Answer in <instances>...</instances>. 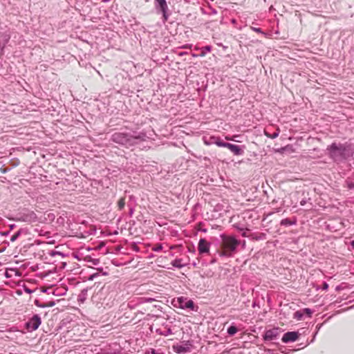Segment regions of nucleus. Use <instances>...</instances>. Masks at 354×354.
I'll list each match as a JSON object with an SVG mask.
<instances>
[{
  "label": "nucleus",
  "instance_id": "nucleus-29",
  "mask_svg": "<svg viewBox=\"0 0 354 354\" xmlns=\"http://www.w3.org/2000/svg\"><path fill=\"white\" fill-rule=\"evenodd\" d=\"M162 243H157L155 245H153L151 248V250L153 252H160L162 250Z\"/></svg>",
  "mask_w": 354,
  "mask_h": 354
},
{
  "label": "nucleus",
  "instance_id": "nucleus-31",
  "mask_svg": "<svg viewBox=\"0 0 354 354\" xmlns=\"http://www.w3.org/2000/svg\"><path fill=\"white\" fill-rule=\"evenodd\" d=\"M95 269L102 276H107L109 274V272L107 271H104L102 267L96 268Z\"/></svg>",
  "mask_w": 354,
  "mask_h": 354
},
{
  "label": "nucleus",
  "instance_id": "nucleus-21",
  "mask_svg": "<svg viewBox=\"0 0 354 354\" xmlns=\"http://www.w3.org/2000/svg\"><path fill=\"white\" fill-rule=\"evenodd\" d=\"M85 261L91 263L93 266H97L100 263V259L92 258L90 256H87L85 257Z\"/></svg>",
  "mask_w": 354,
  "mask_h": 354
},
{
  "label": "nucleus",
  "instance_id": "nucleus-32",
  "mask_svg": "<svg viewBox=\"0 0 354 354\" xmlns=\"http://www.w3.org/2000/svg\"><path fill=\"white\" fill-rule=\"evenodd\" d=\"M146 354H165L163 352L161 351L160 349H154L151 348L150 351H149Z\"/></svg>",
  "mask_w": 354,
  "mask_h": 354
},
{
  "label": "nucleus",
  "instance_id": "nucleus-8",
  "mask_svg": "<svg viewBox=\"0 0 354 354\" xmlns=\"http://www.w3.org/2000/svg\"><path fill=\"white\" fill-rule=\"evenodd\" d=\"M222 147L227 148L234 156H242L245 149V145H237L223 141Z\"/></svg>",
  "mask_w": 354,
  "mask_h": 354
},
{
  "label": "nucleus",
  "instance_id": "nucleus-60",
  "mask_svg": "<svg viewBox=\"0 0 354 354\" xmlns=\"http://www.w3.org/2000/svg\"><path fill=\"white\" fill-rule=\"evenodd\" d=\"M197 205H198V204L195 205L194 207L196 208Z\"/></svg>",
  "mask_w": 354,
  "mask_h": 354
},
{
  "label": "nucleus",
  "instance_id": "nucleus-45",
  "mask_svg": "<svg viewBox=\"0 0 354 354\" xmlns=\"http://www.w3.org/2000/svg\"><path fill=\"white\" fill-rule=\"evenodd\" d=\"M129 202L128 203H131L132 201H135V196L133 195H130L129 196Z\"/></svg>",
  "mask_w": 354,
  "mask_h": 354
},
{
  "label": "nucleus",
  "instance_id": "nucleus-38",
  "mask_svg": "<svg viewBox=\"0 0 354 354\" xmlns=\"http://www.w3.org/2000/svg\"><path fill=\"white\" fill-rule=\"evenodd\" d=\"M45 305H46V308L53 307L55 305V302L53 301H50L47 303H45Z\"/></svg>",
  "mask_w": 354,
  "mask_h": 354
},
{
  "label": "nucleus",
  "instance_id": "nucleus-25",
  "mask_svg": "<svg viewBox=\"0 0 354 354\" xmlns=\"http://www.w3.org/2000/svg\"><path fill=\"white\" fill-rule=\"evenodd\" d=\"M304 315H303V310L302 309L301 310H297L296 311L295 313H294V315H293V317L295 319H296L297 320H301L303 319L304 318Z\"/></svg>",
  "mask_w": 354,
  "mask_h": 354
},
{
  "label": "nucleus",
  "instance_id": "nucleus-50",
  "mask_svg": "<svg viewBox=\"0 0 354 354\" xmlns=\"http://www.w3.org/2000/svg\"><path fill=\"white\" fill-rule=\"evenodd\" d=\"M145 301H147V302H150V301H153L154 299L151 298V297H148V298H144Z\"/></svg>",
  "mask_w": 354,
  "mask_h": 354
},
{
  "label": "nucleus",
  "instance_id": "nucleus-40",
  "mask_svg": "<svg viewBox=\"0 0 354 354\" xmlns=\"http://www.w3.org/2000/svg\"><path fill=\"white\" fill-rule=\"evenodd\" d=\"M328 284L324 281L323 283H322V290H327L328 289Z\"/></svg>",
  "mask_w": 354,
  "mask_h": 354
},
{
  "label": "nucleus",
  "instance_id": "nucleus-16",
  "mask_svg": "<svg viewBox=\"0 0 354 354\" xmlns=\"http://www.w3.org/2000/svg\"><path fill=\"white\" fill-rule=\"evenodd\" d=\"M297 224V218L294 217L292 219L286 218L280 221V225L284 227H288L290 225H295Z\"/></svg>",
  "mask_w": 354,
  "mask_h": 354
},
{
  "label": "nucleus",
  "instance_id": "nucleus-52",
  "mask_svg": "<svg viewBox=\"0 0 354 354\" xmlns=\"http://www.w3.org/2000/svg\"><path fill=\"white\" fill-rule=\"evenodd\" d=\"M24 290H25L26 292H28V293H32V290H31L30 289H29L28 288H26Z\"/></svg>",
  "mask_w": 354,
  "mask_h": 354
},
{
  "label": "nucleus",
  "instance_id": "nucleus-53",
  "mask_svg": "<svg viewBox=\"0 0 354 354\" xmlns=\"http://www.w3.org/2000/svg\"><path fill=\"white\" fill-rule=\"evenodd\" d=\"M187 54V52H180L178 53L179 56H184Z\"/></svg>",
  "mask_w": 354,
  "mask_h": 354
},
{
  "label": "nucleus",
  "instance_id": "nucleus-6",
  "mask_svg": "<svg viewBox=\"0 0 354 354\" xmlns=\"http://www.w3.org/2000/svg\"><path fill=\"white\" fill-rule=\"evenodd\" d=\"M17 220L22 222L31 223L37 221V214L34 211L24 209L17 214Z\"/></svg>",
  "mask_w": 354,
  "mask_h": 354
},
{
  "label": "nucleus",
  "instance_id": "nucleus-18",
  "mask_svg": "<svg viewBox=\"0 0 354 354\" xmlns=\"http://www.w3.org/2000/svg\"><path fill=\"white\" fill-rule=\"evenodd\" d=\"M280 129L279 127H277L275 132L270 133L267 130L264 131V134L266 137L271 138V139H275L277 138L280 133Z\"/></svg>",
  "mask_w": 354,
  "mask_h": 354
},
{
  "label": "nucleus",
  "instance_id": "nucleus-48",
  "mask_svg": "<svg viewBox=\"0 0 354 354\" xmlns=\"http://www.w3.org/2000/svg\"><path fill=\"white\" fill-rule=\"evenodd\" d=\"M87 279L88 281H93L95 279V275H93V274H91L89 276H88Z\"/></svg>",
  "mask_w": 354,
  "mask_h": 354
},
{
  "label": "nucleus",
  "instance_id": "nucleus-24",
  "mask_svg": "<svg viewBox=\"0 0 354 354\" xmlns=\"http://www.w3.org/2000/svg\"><path fill=\"white\" fill-rule=\"evenodd\" d=\"M126 204L125 197H122L118 201V207L119 210H122Z\"/></svg>",
  "mask_w": 354,
  "mask_h": 354
},
{
  "label": "nucleus",
  "instance_id": "nucleus-12",
  "mask_svg": "<svg viewBox=\"0 0 354 354\" xmlns=\"http://www.w3.org/2000/svg\"><path fill=\"white\" fill-rule=\"evenodd\" d=\"M210 243L205 239H200L198 243V251L200 254L209 253Z\"/></svg>",
  "mask_w": 354,
  "mask_h": 354
},
{
  "label": "nucleus",
  "instance_id": "nucleus-54",
  "mask_svg": "<svg viewBox=\"0 0 354 354\" xmlns=\"http://www.w3.org/2000/svg\"><path fill=\"white\" fill-rule=\"evenodd\" d=\"M241 245H242V248H245V241H241Z\"/></svg>",
  "mask_w": 354,
  "mask_h": 354
},
{
  "label": "nucleus",
  "instance_id": "nucleus-17",
  "mask_svg": "<svg viewBox=\"0 0 354 354\" xmlns=\"http://www.w3.org/2000/svg\"><path fill=\"white\" fill-rule=\"evenodd\" d=\"M67 289L64 287H59L53 289L50 293L55 296H62L66 294Z\"/></svg>",
  "mask_w": 354,
  "mask_h": 354
},
{
  "label": "nucleus",
  "instance_id": "nucleus-10",
  "mask_svg": "<svg viewBox=\"0 0 354 354\" xmlns=\"http://www.w3.org/2000/svg\"><path fill=\"white\" fill-rule=\"evenodd\" d=\"M280 333L281 329L279 327H274L271 329L266 330L263 335V339L264 342L277 339Z\"/></svg>",
  "mask_w": 354,
  "mask_h": 354
},
{
  "label": "nucleus",
  "instance_id": "nucleus-44",
  "mask_svg": "<svg viewBox=\"0 0 354 354\" xmlns=\"http://www.w3.org/2000/svg\"><path fill=\"white\" fill-rule=\"evenodd\" d=\"M9 234H10V231L1 232H0V236L1 237H5V236H8Z\"/></svg>",
  "mask_w": 354,
  "mask_h": 354
},
{
  "label": "nucleus",
  "instance_id": "nucleus-49",
  "mask_svg": "<svg viewBox=\"0 0 354 354\" xmlns=\"http://www.w3.org/2000/svg\"><path fill=\"white\" fill-rule=\"evenodd\" d=\"M342 289H343V288H342V286L341 285L337 286L335 287V290H336V291H339V290H342Z\"/></svg>",
  "mask_w": 354,
  "mask_h": 354
},
{
  "label": "nucleus",
  "instance_id": "nucleus-56",
  "mask_svg": "<svg viewBox=\"0 0 354 354\" xmlns=\"http://www.w3.org/2000/svg\"><path fill=\"white\" fill-rule=\"evenodd\" d=\"M192 56L194 57H199L198 54L197 55V54H194V53H192Z\"/></svg>",
  "mask_w": 354,
  "mask_h": 354
},
{
  "label": "nucleus",
  "instance_id": "nucleus-57",
  "mask_svg": "<svg viewBox=\"0 0 354 354\" xmlns=\"http://www.w3.org/2000/svg\"><path fill=\"white\" fill-rule=\"evenodd\" d=\"M174 248H175V246H174V245H171V246H170V249H171V250L174 249Z\"/></svg>",
  "mask_w": 354,
  "mask_h": 354
},
{
  "label": "nucleus",
  "instance_id": "nucleus-58",
  "mask_svg": "<svg viewBox=\"0 0 354 354\" xmlns=\"http://www.w3.org/2000/svg\"><path fill=\"white\" fill-rule=\"evenodd\" d=\"M109 1L110 0H102V1L104 2V3H106V2Z\"/></svg>",
  "mask_w": 354,
  "mask_h": 354
},
{
  "label": "nucleus",
  "instance_id": "nucleus-36",
  "mask_svg": "<svg viewBox=\"0 0 354 354\" xmlns=\"http://www.w3.org/2000/svg\"><path fill=\"white\" fill-rule=\"evenodd\" d=\"M266 234L261 233L259 236L252 237V239H255V240H263V239H266Z\"/></svg>",
  "mask_w": 354,
  "mask_h": 354
},
{
  "label": "nucleus",
  "instance_id": "nucleus-37",
  "mask_svg": "<svg viewBox=\"0 0 354 354\" xmlns=\"http://www.w3.org/2000/svg\"><path fill=\"white\" fill-rule=\"evenodd\" d=\"M346 184H347V187L349 189H354V183L353 182L347 181Z\"/></svg>",
  "mask_w": 354,
  "mask_h": 354
},
{
  "label": "nucleus",
  "instance_id": "nucleus-47",
  "mask_svg": "<svg viewBox=\"0 0 354 354\" xmlns=\"http://www.w3.org/2000/svg\"><path fill=\"white\" fill-rule=\"evenodd\" d=\"M216 262H217V259H216V257H214L212 258L209 263L210 264H214V263H215Z\"/></svg>",
  "mask_w": 354,
  "mask_h": 354
},
{
  "label": "nucleus",
  "instance_id": "nucleus-3",
  "mask_svg": "<svg viewBox=\"0 0 354 354\" xmlns=\"http://www.w3.org/2000/svg\"><path fill=\"white\" fill-rule=\"evenodd\" d=\"M221 241L219 248L216 252L220 257L230 258L237 252L238 248L241 245V241L236 239L235 236H228L224 234L221 235Z\"/></svg>",
  "mask_w": 354,
  "mask_h": 354
},
{
  "label": "nucleus",
  "instance_id": "nucleus-46",
  "mask_svg": "<svg viewBox=\"0 0 354 354\" xmlns=\"http://www.w3.org/2000/svg\"><path fill=\"white\" fill-rule=\"evenodd\" d=\"M307 203V200L304 198L300 201V205L304 206Z\"/></svg>",
  "mask_w": 354,
  "mask_h": 354
},
{
  "label": "nucleus",
  "instance_id": "nucleus-28",
  "mask_svg": "<svg viewBox=\"0 0 354 354\" xmlns=\"http://www.w3.org/2000/svg\"><path fill=\"white\" fill-rule=\"evenodd\" d=\"M234 227L236 228L239 232H242L245 230V227L243 224L236 223L233 225Z\"/></svg>",
  "mask_w": 354,
  "mask_h": 354
},
{
  "label": "nucleus",
  "instance_id": "nucleus-27",
  "mask_svg": "<svg viewBox=\"0 0 354 354\" xmlns=\"http://www.w3.org/2000/svg\"><path fill=\"white\" fill-rule=\"evenodd\" d=\"M21 234V230H19L18 231H17L14 234H12L11 236L10 241L14 242L16 240H17L18 238L20 236Z\"/></svg>",
  "mask_w": 354,
  "mask_h": 354
},
{
  "label": "nucleus",
  "instance_id": "nucleus-14",
  "mask_svg": "<svg viewBox=\"0 0 354 354\" xmlns=\"http://www.w3.org/2000/svg\"><path fill=\"white\" fill-rule=\"evenodd\" d=\"M162 326H163V328H157L156 330V333L157 334L165 337L173 334L171 326H169L166 322L163 323Z\"/></svg>",
  "mask_w": 354,
  "mask_h": 354
},
{
  "label": "nucleus",
  "instance_id": "nucleus-13",
  "mask_svg": "<svg viewBox=\"0 0 354 354\" xmlns=\"http://www.w3.org/2000/svg\"><path fill=\"white\" fill-rule=\"evenodd\" d=\"M203 139L205 145H211L214 144L218 147H222L223 140H222L219 136H204Z\"/></svg>",
  "mask_w": 354,
  "mask_h": 354
},
{
  "label": "nucleus",
  "instance_id": "nucleus-26",
  "mask_svg": "<svg viewBox=\"0 0 354 354\" xmlns=\"http://www.w3.org/2000/svg\"><path fill=\"white\" fill-rule=\"evenodd\" d=\"M304 316L306 315L307 317H311L313 313V310L308 308H305L302 309Z\"/></svg>",
  "mask_w": 354,
  "mask_h": 354
},
{
  "label": "nucleus",
  "instance_id": "nucleus-59",
  "mask_svg": "<svg viewBox=\"0 0 354 354\" xmlns=\"http://www.w3.org/2000/svg\"><path fill=\"white\" fill-rule=\"evenodd\" d=\"M5 250V249L0 250V252H2Z\"/></svg>",
  "mask_w": 354,
  "mask_h": 354
},
{
  "label": "nucleus",
  "instance_id": "nucleus-22",
  "mask_svg": "<svg viewBox=\"0 0 354 354\" xmlns=\"http://www.w3.org/2000/svg\"><path fill=\"white\" fill-rule=\"evenodd\" d=\"M88 288H84L81 290L79 296H78V300L81 301H84L87 297V292H88Z\"/></svg>",
  "mask_w": 354,
  "mask_h": 354
},
{
  "label": "nucleus",
  "instance_id": "nucleus-23",
  "mask_svg": "<svg viewBox=\"0 0 354 354\" xmlns=\"http://www.w3.org/2000/svg\"><path fill=\"white\" fill-rule=\"evenodd\" d=\"M48 254L50 256V257H55L56 256H61L62 257H66V254H65L64 253L62 252H59V251H57V250H50L49 252H48Z\"/></svg>",
  "mask_w": 354,
  "mask_h": 354
},
{
  "label": "nucleus",
  "instance_id": "nucleus-4",
  "mask_svg": "<svg viewBox=\"0 0 354 354\" xmlns=\"http://www.w3.org/2000/svg\"><path fill=\"white\" fill-rule=\"evenodd\" d=\"M171 304L174 307L180 308L183 310H189L194 312H198V306L196 305L194 301L188 297L183 296L174 298L171 300Z\"/></svg>",
  "mask_w": 354,
  "mask_h": 354
},
{
  "label": "nucleus",
  "instance_id": "nucleus-7",
  "mask_svg": "<svg viewBox=\"0 0 354 354\" xmlns=\"http://www.w3.org/2000/svg\"><path fill=\"white\" fill-rule=\"evenodd\" d=\"M41 324V319L38 314H35L25 323L26 329L29 331L37 330Z\"/></svg>",
  "mask_w": 354,
  "mask_h": 354
},
{
  "label": "nucleus",
  "instance_id": "nucleus-2",
  "mask_svg": "<svg viewBox=\"0 0 354 354\" xmlns=\"http://www.w3.org/2000/svg\"><path fill=\"white\" fill-rule=\"evenodd\" d=\"M147 135L144 132L124 131L115 132L111 135V140L127 148L140 144L146 140Z\"/></svg>",
  "mask_w": 354,
  "mask_h": 354
},
{
  "label": "nucleus",
  "instance_id": "nucleus-15",
  "mask_svg": "<svg viewBox=\"0 0 354 354\" xmlns=\"http://www.w3.org/2000/svg\"><path fill=\"white\" fill-rule=\"evenodd\" d=\"M194 50H200V53L198 54L199 57H205L207 53H209L212 51V47L211 45H206L205 46H203V47H198V46H196L194 48Z\"/></svg>",
  "mask_w": 354,
  "mask_h": 354
},
{
  "label": "nucleus",
  "instance_id": "nucleus-39",
  "mask_svg": "<svg viewBox=\"0 0 354 354\" xmlns=\"http://www.w3.org/2000/svg\"><path fill=\"white\" fill-rule=\"evenodd\" d=\"M248 231H250V230L245 227V230L244 231L241 232L242 236L248 237V235L247 234Z\"/></svg>",
  "mask_w": 354,
  "mask_h": 354
},
{
  "label": "nucleus",
  "instance_id": "nucleus-11",
  "mask_svg": "<svg viewBox=\"0 0 354 354\" xmlns=\"http://www.w3.org/2000/svg\"><path fill=\"white\" fill-rule=\"evenodd\" d=\"M299 337V333L298 331H288L283 334L281 341L285 344H288L297 341Z\"/></svg>",
  "mask_w": 354,
  "mask_h": 354
},
{
  "label": "nucleus",
  "instance_id": "nucleus-9",
  "mask_svg": "<svg viewBox=\"0 0 354 354\" xmlns=\"http://www.w3.org/2000/svg\"><path fill=\"white\" fill-rule=\"evenodd\" d=\"M192 346V342L190 341H183L180 344L173 346V350L178 354H184L191 351Z\"/></svg>",
  "mask_w": 354,
  "mask_h": 354
},
{
  "label": "nucleus",
  "instance_id": "nucleus-35",
  "mask_svg": "<svg viewBox=\"0 0 354 354\" xmlns=\"http://www.w3.org/2000/svg\"><path fill=\"white\" fill-rule=\"evenodd\" d=\"M1 172L2 174H6L7 173L8 171H10L11 170V168L10 167H5V165H3L1 169Z\"/></svg>",
  "mask_w": 354,
  "mask_h": 354
},
{
  "label": "nucleus",
  "instance_id": "nucleus-30",
  "mask_svg": "<svg viewBox=\"0 0 354 354\" xmlns=\"http://www.w3.org/2000/svg\"><path fill=\"white\" fill-rule=\"evenodd\" d=\"M127 207L129 208V216L131 217L135 211L134 206L133 205L132 203H127Z\"/></svg>",
  "mask_w": 354,
  "mask_h": 354
},
{
  "label": "nucleus",
  "instance_id": "nucleus-43",
  "mask_svg": "<svg viewBox=\"0 0 354 354\" xmlns=\"http://www.w3.org/2000/svg\"><path fill=\"white\" fill-rule=\"evenodd\" d=\"M252 30L258 33H263L262 30L260 28L252 27Z\"/></svg>",
  "mask_w": 354,
  "mask_h": 354
},
{
  "label": "nucleus",
  "instance_id": "nucleus-51",
  "mask_svg": "<svg viewBox=\"0 0 354 354\" xmlns=\"http://www.w3.org/2000/svg\"><path fill=\"white\" fill-rule=\"evenodd\" d=\"M92 274H93V275H95V279L97 278L99 276H101L100 272H98L97 271L95 272H94V273H92Z\"/></svg>",
  "mask_w": 354,
  "mask_h": 354
},
{
  "label": "nucleus",
  "instance_id": "nucleus-42",
  "mask_svg": "<svg viewBox=\"0 0 354 354\" xmlns=\"http://www.w3.org/2000/svg\"><path fill=\"white\" fill-rule=\"evenodd\" d=\"M192 47V44H185V45H183L182 46H180V48L187 49V48H191Z\"/></svg>",
  "mask_w": 354,
  "mask_h": 354
},
{
  "label": "nucleus",
  "instance_id": "nucleus-1",
  "mask_svg": "<svg viewBox=\"0 0 354 354\" xmlns=\"http://www.w3.org/2000/svg\"><path fill=\"white\" fill-rule=\"evenodd\" d=\"M326 154L336 163L343 162L351 158L353 154L352 145L349 142H333L326 147Z\"/></svg>",
  "mask_w": 354,
  "mask_h": 354
},
{
  "label": "nucleus",
  "instance_id": "nucleus-34",
  "mask_svg": "<svg viewBox=\"0 0 354 354\" xmlns=\"http://www.w3.org/2000/svg\"><path fill=\"white\" fill-rule=\"evenodd\" d=\"M323 325V323L322 324H319L316 326V330H315V334H314V336H313V339H312L311 342L314 340L316 335L317 334L318 331L320 330V328H322Z\"/></svg>",
  "mask_w": 354,
  "mask_h": 354
},
{
  "label": "nucleus",
  "instance_id": "nucleus-33",
  "mask_svg": "<svg viewBox=\"0 0 354 354\" xmlns=\"http://www.w3.org/2000/svg\"><path fill=\"white\" fill-rule=\"evenodd\" d=\"M34 304L37 307L42 308H46L45 304L41 303L40 301L38 300V299H35L34 301Z\"/></svg>",
  "mask_w": 354,
  "mask_h": 354
},
{
  "label": "nucleus",
  "instance_id": "nucleus-19",
  "mask_svg": "<svg viewBox=\"0 0 354 354\" xmlns=\"http://www.w3.org/2000/svg\"><path fill=\"white\" fill-rule=\"evenodd\" d=\"M238 331V328L234 324H231L227 329V333L228 335L233 336Z\"/></svg>",
  "mask_w": 354,
  "mask_h": 354
},
{
  "label": "nucleus",
  "instance_id": "nucleus-5",
  "mask_svg": "<svg viewBox=\"0 0 354 354\" xmlns=\"http://www.w3.org/2000/svg\"><path fill=\"white\" fill-rule=\"evenodd\" d=\"M154 7L157 13L162 15V20L166 22L170 15V12L166 0H154Z\"/></svg>",
  "mask_w": 354,
  "mask_h": 354
},
{
  "label": "nucleus",
  "instance_id": "nucleus-55",
  "mask_svg": "<svg viewBox=\"0 0 354 354\" xmlns=\"http://www.w3.org/2000/svg\"><path fill=\"white\" fill-rule=\"evenodd\" d=\"M14 227H15V225L14 224L10 225V230H13Z\"/></svg>",
  "mask_w": 354,
  "mask_h": 354
},
{
  "label": "nucleus",
  "instance_id": "nucleus-41",
  "mask_svg": "<svg viewBox=\"0 0 354 354\" xmlns=\"http://www.w3.org/2000/svg\"><path fill=\"white\" fill-rule=\"evenodd\" d=\"M47 216H48V219L49 221H53L55 219V217L54 214H53V213H48L47 214Z\"/></svg>",
  "mask_w": 354,
  "mask_h": 354
},
{
  "label": "nucleus",
  "instance_id": "nucleus-20",
  "mask_svg": "<svg viewBox=\"0 0 354 354\" xmlns=\"http://www.w3.org/2000/svg\"><path fill=\"white\" fill-rule=\"evenodd\" d=\"M182 259H176L174 261H171V264L172 266L177 268H182L184 266H185V263H182Z\"/></svg>",
  "mask_w": 354,
  "mask_h": 354
}]
</instances>
